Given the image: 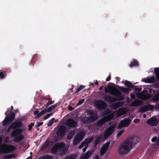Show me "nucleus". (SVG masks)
Listing matches in <instances>:
<instances>
[{
  "label": "nucleus",
  "instance_id": "nucleus-54",
  "mask_svg": "<svg viewBox=\"0 0 159 159\" xmlns=\"http://www.w3.org/2000/svg\"><path fill=\"white\" fill-rule=\"evenodd\" d=\"M4 75L3 73L2 72H0V77L1 79H3L4 78Z\"/></svg>",
  "mask_w": 159,
  "mask_h": 159
},
{
  "label": "nucleus",
  "instance_id": "nucleus-38",
  "mask_svg": "<svg viewBox=\"0 0 159 159\" xmlns=\"http://www.w3.org/2000/svg\"><path fill=\"white\" fill-rule=\"evenodd\" d=\"M34 115H36V116L35 117V118H38L40 116L39 114V111L38 110H36L35 111H34Z\"/></svg>",
  "mask_w": 159,
  "mask_h": 159
},
{
  "label": "nucleus",
  "instance_id": "nucleus-26",
  "mask_svg": "<svg viewBox=\"0 0 159 159\" xmlns=\"http://www.w3.org/2000/svg\"><path fill=\"white\" fill-rule=\"evenodd\" d=\"M114 115L112 113H110L107 116H104L103 118L106 120V122L111 120L114 117Z\"/></svg>",
  "mask_w": 159,
  "mask_h": 159
},
{
  "label": "nucleus",
  "instance_id": "nucleus-51",
  "mask_svg": "<svg viewBox=\"0 0 159 159\" xmlns=\"http://www.w3.org/2000/svg\"><path fill=\"white\" fill-rule=\"evenodd\" d=\"M37 123H38L37 124L35 125V127H37L42 125L43 124V122H37Z\"/></svg>",
  "mask_w": 159,
  "mask_h": 159
},
{
  "label": "nucleus",
  "instance_id": "nucleus-28",
  "mask_svg": "<svg viewBox=\"0 0 159 159\" xmlns=\"http://www.w3.org/2000/svg\"><path fill=\"white\" fill-rule=\"evenodd\" d=\"M154 72L157 79L159 81V67L154 68Z\"/></svg>",
  "mask_w": 159,
  "mask_h": 159
},
{
  "label": "nucleus",
  "instance_id": "nucleus-4",
  "mask_svg": "<svg viewBox=\"0 0 159 159\" xmlns=\"http://www.w3.org/2000/svg\"><path fill=\"white\" fill-rule=\"evenodd\" d=\"M104 98V100L107 102L110 103L114 102L117 101H121L125 99L124 95L121 93V95L119 97H116L117 98L107 95L106 94L104 93L102 95Z\"/></svg>",
  "mask_w": 159,
  "mask_h": 159
},
{
  "label": "nucleus",
  "instance_id": "nucleus-21",
  "mask_svg": "<svg viewBox=\"0 0 159 159\" xmlns=\"http://www.w3.org/2000/svg\"><path fill=\"white\" fill-rule=\"evenodd\" d=\"M126 112V110L125 108H120L116 112V115L117 117H120L125 114Z\"/></svg>",
  "mask_w": 159,
  "mask_h": 159
},
{
  "label": "nucleus",
  "instance_id": "nucleus-41",
  "mask_svg": "<svg viewBox=\"0 0 159 159\" xmlns=\"http://www.w3.org/2000/svg\"><path fill=\"white\" fill-rule=\"evenodd\" d=\"M54 120H55V118H53L51 119V120H49L48 124V126H51L53 124Z\"/></svg>",
  "mask_w": 159,
  "mask_h": 159
},
{
  "label": "nucleus",
  "instance_id": "nucleus-47",
  "mask_svg": "<svg viewBox=\"0 0 159 159\" xmlns=\"http://www.w3.org/2000/svg\"><path fill=\"white\" fill-rule=\"evenodd\" d=\"M34 123H31L30 124L28 125V130L29 131L31 130L32 129V127L34 126Z\"/></svg>",
  "mask_w": 159,
  "mask_h": 159
},
{
  "label": "nucleus",
  "instance_id": "nucleus-2",
  "mask_svg": "<svg viewBox=\"0 0 159 159\" xmlns=\"http://www.w3.org/2000/svg\"><path fill=\"white\" fill-rule=\"evenodd\" d=\"M68 149L65 147V143H57L55 144L51 149V152L54 154L57 153L59 151V153L61 155L66 154Z\"/></svg>",
  "mask_w": 159,
  "mask_h": 159
},
{
  "label": "nucleus",
  "instance_id": "nucleus-59",
  "mask_svg": "<svg viewBox=\"0 0 159 159\" xmlns=\"http://www.w3.org/2000/svg\"><path fill=\"white\" fill-rule=\"evenodd\" d=\"M135 90L136 91H141V89L140 88H136L135 89Z\"/></svg>",
  "mask_w": 159,
  "mask_h": 159
},
{
  "label": "nucleus",
  "instance_id": "nucleus-30",
  "mask_svg": "<svg viewBox=\"0 0 159 159\" xmlns=\"http://www.w3.org/2000/svg\"><path fill=\"white\" fill-rule=\"evenodd\" d=\"M49 145L48 142H45L43 145L42 147L41 148L40 150H44L47 148H48Z\"/></svg>",
  "mask_w": 159,
  "mask_h": 159
},
{
  "label": "nucleus",
  "instance_id": "nucleus-63",
  "mask_svg": "<svg viewBox=\"0 0 159 159\" xmlns=\"http://www.w3.org/2000/svg\"><path fill=\"white\" fill-rule=\"evenodd\" d=\"M157 143L158 145H159V135L158 136V139L157 141Z\"/></svg>",
  "mask_w": 159,
  "mask_h": 159
},
{
  "label": "nucleus",
  "instance_id": "nucleus-11",
  "mask_svg": "<svg viewBox=\"0 0 159 159\" xmlns=\"http://www.w3.org/2000/svg\"><path fill=\"white\" fill-rule=\"evenodd\" d=\"M131 123V120L128 118H124L121 120L118 125V128L120 129L123 127H128Z\"/></svg>",
  "mask_w": 159,
  "mask_h": 159
},
{
  "label": "nucleus",
  "instance_id": "nucleus-61",
  "mask_svg": "<svg viewBox=\"0 0 159 159\" xmlns=\"http://www.w3.org/2000/svg\"><path fill=\"white\" fill-rule=\"evenodd\" d=\"M74 109V108L72 106H70L69 108V110L70 111H71Z\"/></svg>",
  "mask_w": 159,
  "mask_h": 159
},
{
  "label": "nucleus",
  "instance_id": "nucleus-17",
  "mask_svg": "<svg viewBox=\"0 0 159 159\" xmlns=\"http://www.w3.org/2000/svg\"><path fill=\"white\" fill-rule=\"evenodd\" d=\"M22 123L20 120L16 121L12 123L11 125L13 127V129H20L22 125Z\"/></svg>",
  "mask_w": 159,
  "mask_h": 159
},
{
  "label": "nucleus",
  "instance_id": "nucleus-36",
  "mask_svg": "<svg viewBox=\"0 0 159 159\" xmlns=\"http://www.w3.org/2000/svg\"><path fill=\"white\" fill-rule=\"evenodd\" d=\"M53 157L51 155H46L43 156L41 157L39 159H52Z\"/></svg>",
  "mask_w": 159,
  "mask_h": 159
},
{
  "label": "nucleus",
  "instance_id": "nucleus-16",
  "mask_svg": "<svg viewBox=\"0 0 159 159\" xmlns=\"http://www.w3.org/2000/svg\"><path fill=\"white\" fill-rule=\"evenodd\" d=\"M158 122L156 117H154L147 120V123L151 126H156L157 125Z\"/></svg>",
  "mask_w": 159,
  "mask_h": 159
},
{
  "label": "nucleus",
  "instance_id": "nucleus-49",
  "mask_svg": "<svg viewBox=\"0 0 159 159\" xmlns=\"http://www.w3.org/2000/svg\"><path fill=\"white\" fill-rule=\"evenodd\" d=\"M84 101V99H82L80 100L77 103V105H80L82 104Z\"/></svg>",
  "mask_w": 159,
  "mask_h": 159
},
{
  "label": "nucleus",
  "instance_id": "nucleus-7",
  "mask_svg": "<svg viewBox=\"0 0 159 159\" xmlns=\"http://www.w3.org/2000/svg\"><path fill=\"white\" fill-rule=\"evenodd\" d=\"M15 149L16 147L14 146L3 145L0 147V153L3 154L8 153L15 150Z\"/></svg>",
  "mask_w": 159,
  "mask_h": 159
},
{
  "label": "nucleus",
  "instance_id": "nucleus-5",
  "mask_svg": "<svg viewBox=\"0 0 159 159\" xmlns=\"http://www.w3.org/2000/svg\"><path fill=\"white\" fill-rule=\"evenodd\" d=\"M122 83L124 84L127 87V88L119 86L118 87L119 89L122 92L126 93H129L131 91L132 88H134L135 87V86L133 85L130 82L127 80L123 81H122Z\"/></svg>",
  "mask_w": 159,
  "mask_h": 159
},
{
  "label": "nucleus",
  "instance_id": "nucleus-1",
  "mask_svg": "<svg viewBox=\"0 0 159 159\" xmlns=\"http://www.w3.org/2000/svg\"><path fill=\"white\" fill-rule=\"evenodd\" d=\"M133 139L130 137L120 144L118 147V153L121 155H126L130 151L133 147Z\"/></svg>",
  "mask_w": 159,
  "mask_h": 159
},
{
  "label": "nucleus",
  "instance_id": "nucleus-43",
  "mask_svg": "<svg viewBox=\"0 0 159 159\" xmlns=\"http://www.w3.org/2000/svg\"><path fill=\"white\" fill-rule=\"evenodd\" d=\"M53 113H49L46 116H44V119L45 120H47V119H48V118H49L52 115H53Z\"/></svg>",
  "mask_w": 159,
  "mask_h": 159
},
{
  "label": "nucleus",
  "instance_id": "nucleus-48",
  "mask_svg": "<svg viewBox=\"0 0 159 159\" xmlns=\"http://www.w3.org/2000/svg\"><path fill=\"white\" fill-rule=\"evenodd\" d=\"M47 101H48V102H46V104H45V106L46 107H47L51 104H50V100L49 99H47Z\"/></svg>",
  "mask_w": 159,
  "mask_h": 159
},
{
  "label": "nucleus",
  "instance_id": "nucleus-45",
  "mask_svg": "<svg viewBox=\"0 0 159 159\" xmlns=\"http://www.w3.org/2000/svg\"><path fill=\"white\" fill-rule=\"evenodd\" d=\"M47 111L46 109L43 110L41 111L39 113V114L40 115V116H41L42 115H44L46 112H47Z\"/></svg>",
  "mask_w": 159,
  "mask_h": 159
},
{
  "label": "nucleus",
  "instance_id": "nucleus-25",
  "mask_svg": "<svg viewBox=\"0 0 159 159\" xmlns=\"http://www.w3.org/2000/svg\"><path fill=\"white\" fill-rule=\"evenodd\" d=\"M106 122V120L103 118L99 120L96 124L98 127H100L102 126Z\"/></svg>",
  "mask_w": 159,
  "mask_h": 159
},
{
  "label": "nucleus",
  "instance_id": "nucleus-14",
  "mask_svg": "<svg viewBox=\"0 0 159 159\" xmlns=\"http://www.w3.org/2000/svg\"><path fill=\"white\" fill-rule=\"evenodd\" d=\"M66 124L69 127L73 128L76 126L77 123L73 119L70 118L66 121Z\"/></svg>",
  "mask_w": 159,
  "mask_h": 159
},
{
  "label": "nucleus",
  "instance_id": "nucleus-62",
  "mask_svg": "<svg viewBox=\"0 0 159 159\" xmlns=\"http://www.w3.org/2000/svg\"><path fill=\"white\" fill-rule=\"evenodd\" d=\"M2 139L0 137V146L2 144Z\"/></svg>",
  "mask_w": 159,
  "mask_h": 159
},
{
  "label": "nucleus",
  "instance_id": "nucleus-9",
  "mask_svg": "<svg viewBox=\"0 0 159 159\" xmlns=\"http://www.w3.org/2000/svg\"><path fill=\"white\" fill-rule=\"evenodd\" d=\"M94 105L99 110H103L107 107L106 103L102 100H98L95 101Z\"/></svg>",
  "mask_w": 159,
  "mask_h": 159
},
{
  "label": "nucleus",
  "instance_id": "nucleus-24",
  "mask_svg": "<svg viewBox=\"0 0 159 159\" xmlns=\"http://www.w3.org/2000/svg\"><path fill=\"white\" fill-rule=\"evenodd\" d=\"M15 138L14 141L16 143H19L24 138V136L22 134H20Z\"/></svg>",
  "mask_w": 159,
  "mask_h": 159
},
{
  "label": "nucleus",
  "instance_id": "nucleus-40",
  "mask_svg": "<svg viewBox=\"0 0 159 159\" xmlns=\"http://www.w3.org/2000/svg\"><path fill=\"white\" fill-rule=\"evenodd\" d=\"M86 156L87 157H88V159L91 156L92 154V152L91 151H89L87 152L85 154Z\"/></svg>",
  "mask_w": 159,
  "mask_h": 159
},
{
  "label": "nucleus",
  "instance_id": "nucleus-34",
  "mask_svg": "<svg viewBox=\"0 0 159 159\" xmlns=\"http://www.w3.org/2000/svg\"><path fill=\"white\" fill-rule=\"evenodd\" d=\"M77 156L75 154H70L67 155L66 159H76Z\"/></svg>",
  "mask_w": 159,
  "mask_h": 159
},
{
  "label": "nucleus",
  "instance_id": "nucleus-10",
  "mask_svg": "<svg viewBox=\"0 0 159 159\" xmlns=\"http://www.w3.org/2000/svg\"><path fill=\"white\" fill-rule=\"evenodd\" d=\"M66 129L64 125H60L58 128L57 132V136L61 138L63 137L66 134Z\"/></svg>",
  "mask_w": 159,
  "mask_h": 159
},
{
  "label": "nucleus",
  "instance_id": "nucleus-23",
  "mask_svg": "<svg viewBox=\"0 0 159 159\" xmlns=\"http://www.w3.org/2000/svg\"><path fill=\"white\" fill-rule=\"evenodd\" d=\"M124 104V102H116L111 105V108L113 109H116L121 107H122Z\"/></svg>",
  "mask_w": 159,
  "mask_h": 159
},
{
  "label": "nucleus",
  "instance_id": "nucleus-32",
  "mask_svg": "<svg viewBox=\"0 0 159 159\" xmlns=\"http://www.w3.org/2000/svg\"><path fill=\"white\" fill-rule=\"evenodd\" d=\"M154 102H157L159 100V92L156 93L152 98Z\"/></svg>",
  "mask_w": 159,
  "mask_h": 159
},
{
  "label": "nucleus",
  "instance_id": "nucleus-31",
  "mask_svg": "<svg viewBox=\"0 0 159 159\" xmlns=\"http://www.w3.org/2000/svg\"><path fill=\"white\" fill-rule=\"evenodd\" d=\"M138 62L137 61V60L134 59L133 61L130 63L129 66L130 67H132L133 66H137L138 65Z\"/></svg>",
  "mask_w": 159,
  "mask_h": 159
},
{
  "label": "nucleus",
  "instance_id": "nucleus-19",
  "mask_svg": "<svg viewBox=\"0 0 159 159\" xmlns=\"http://www.w3.org/2000/svg\"><path fill=\"white\" fill-rule=\"evenodd\" d=\"M142 81L146 83H153L155 81V77L154 76L150 77L148 76L146 78L143 79Z\"/></svg>",
  "mask_w": 159,
  "mask_h": 159
},
{
  "label": "nucleus",
  "instance_id": "nucleus-18",
  "mask_svg": "<svg viewBox=\"0 0 159 159\" xmlns=\"http://www.w3.org/2000/svg\"><path fill=\"white\" fill-rule=\"evenodd\" d=\"M22 132L23 130L21 129H15L11 133V136L13 137H15L17 135L20 134Z\"/></svg>",
  "mask_w": 159,
  "mask_h": 159
},
{
  "label": "nucleus",
  "instance_id": "nucleus-12",
  "mask_svg": "<svg viewBox=\"0 0 159 159\" xmlns=\"http://www.w3.org/2000/svg\"><path fill=\"white\" fill-rule=\"evenodd\" d=\"M88 113L90 115V116L88 117L91 122H94L97 120L98 117L97 112L93 110L87 111Z\"/></svg>",
  "mask_w": 159,
  "mask_h": 159
},
{
  "label": "nucleus",
  "instance_id": "nucleus-35",
  "mask_svg": "<svg viewBox=\"0 0 159 159\" xmlns=\"http://www.w3.org/2000/svg\"><path fill=\"white\" fill-rule=\"evenodd\" d=\"M81 121L84 124V123H91V121L88 117H86L85 118L82 119L81 120Z\"/></svg>",
  "mask_w": 159,
  "mask_h": 159
},
{
  "label": "nucleus",
  "instance_id": "nucleus-39",
  "mask_svg": "<svg viewBox=\"0 0 159 159\" xmlns=\"http://www.w3.org/2000/svg\"><path fill=\"white\" fill-rule=\"evenodd\" d=\"M86 156L87 157H88V159L91 156L92 154V152L91 151H89L87 152L85 154Z\"/></svg>",
  "mask_w": 159,
  "mask_h": 159
},
{
  "label": "nucleus",
  "instance_id": "nucleus-22",
  "mask_svg": "<svg viewBox=\"0 0 159 159\" xmlns=\"http://www.w3.org/2000/svg\"><path fill=\"white\" fill-rule=\"evenodd\" d=\"M153 106L152 105L145 106L141 108L140 111L141 112L143 113L149 110H151Z\"/></svg>",
  "mask_w": 159,
  "mask_h": 159
},
{
  "label": "nucleus",
  "instance_id": "nucleus-64",
  "mask_svg": "<svg viewBox=\"0 0 159 159\" xmlns=\"http://www.w3.org/2000/svg\"><path fill=\"white\" fill-rule=\"evenodd\" d=\"M32 155H31L30 157H27L26 159H32Z\"/></svg>",
  "mask_w": 159,
  "mask_h": 159
},
{
  "label": "nucleus",
  "instance_id": "nucleus-29",
  "mask_svg": "<svg viewBox=\"0 0 159 159\" xmlns=\"http://www.w3.org/2000/svg\"><path fill=\"white\" fill-rule=\"evenodd\" d=\"M58 105L57 103H56L54 105L49 107H48L46 109L47 111V112H49L51 111L54 108L57 107V106Z\"/></svg>",
  "mask_w": 159,
  "mask_h": 159
},
{
  "label": "nucleus",
  "instance_id": "nucleus-57",
  "mask_svg": "<svg viewBox=\"0 0 159 159\" xmlns=\"http://www.w3.org/2000/svg\"><path fill=\"white\" fill-rule=\"evenodd\" d=\"M111 75H109L106 78V81H108L111 80Z\"/></svg>",
  "mask_w": 159,
  "mask_h": 159
},
{
  "label": "nucleus",
  "instance_id": "nucleus-3",
  "mask_svg": "<svg viewBox=\"0 0 159 159\" xmlns=\"http://www.w3.org/2000/svg\"><path fill=\"white\" fill-rule=\"evenodd\" d=\"M105 92L115 97H119L121 95V92L117 88L113 86H108V88H105Z\"/></svg>",
  "mask_w": 159,
  "mask_h": 159
},
{
  "label": "nucleus",
  "instance_id": "nucleus-42",
  "mask_svg": "<svg viewBox=\"0 0 159 159\" xmlns=\"http://www.w3.org/2000/svg\"><path fill=\"white\" fill-rule=\"evenodd\" d=\"M100 139L99 138H97L93 143L95 144V146H96L100 142Z\"/></svg>",
  "mask_w": 159,
  "mask_h": 159
},
{
  "label": "nucleus",
  "instance_id": "nucleus-56",
  "mask_svg": "<svg viewBox=\"0 0 159 159\" xmlns=\"http://www.w3.org/2000/svg\"><path fill=\"white\" fill-rule=\"evenodd\" d=\"M157 140V137H154L152 139V142H155Z\"/></svg>",
  "mask_w": 159,
  "mask_h": 159
},
{
  "label": "nucleus",
  "instance_id": "nucleus-50",
  "mask_svg": "<svg viewBox=\"0 0 159 159\" xmlns=\"http://www.w3.org/2000/svg\"><path fill=\"white\" fill-rule=\"evenodd\" d=\"M11 129H13V127L12 125H11L7 128V132L8 133H9L11 131Z\"/></svg>",
  "mask_w": 159,
  "mask_h": 159
},
{
  "label": "nucleus",
  "instance_id": "nucleus-58",
  "mask_svg": "<svg viewBox=\"0 0 159 159\" xmlns=\"http://www.w3.org/2000/svg\"><path fill=\"white\" fill-rule=\"evenodd\" d=\"M115 79L117 81L116 83L117 84L118 82H119L120 80V78L118 77H116L115 78Z\"/></svg>",
  "mask_w": 159,
  "mask_h": 159
},
{
  "label": "nucleus",
  "instance_id": "nucleus-20",
  "mask_svg": "<svg viewBox=\"0 0 159 159\" xmlns=\"http://www.w3.org/2000/svg\"><path fill=\"white\" fill-rule=\"evenodd\" d=\"M110 145L109 142L106 143L102 147L101 150L100 154L102 155H103L107 151Z\"/></svg>",
  "mask_w": 159,
  "mask_h": 159
},
{
  "label": "nucleus",
  "instance_id": "nucleus-44",
  "mask_svg": "<svg viewBox=\"0 0 159 159\" xmlns=\"http://www.w3.org/2000/svg\"><path fill=\"white\" fill-rule=\"evenodd\" d=\"M117 132L118 136H121L122 134L124 132V130H119L117 131Z\"/></svg>",
  "mask_w": 159,
  "mask_h": 159
},
{
  "label": "nucleus",
  "instance_id": "nucleus-13",
  "mask_svg": "<svg viewBox=\"0 0 159 159\" xmlns=\"http://www.w3.org/2000/svg\"><path fill=\"white\" fill-rule=\"evenodd\" d=\"M115 128L114 125L111 126L107 128L105 130L104 135L105 138L108 137L114 132Z\"/></svg>",
  "mask_w": 159,
  "mask_h": 159
},
{
  "label": "nucleus",
  "instance_id": "nucleus-6",
  "mask_svg": "<svg viewBox=\"0 0 159 159\" xmlns=\"http://www.w3.org/2000/svg\"><path fill=\"white\" fill-rule=\"evenodd\" d=\"M13 109V107L12 106H11V110L10 113L11 114H9L7 115L3 120L2 125L3 126H6V125H9L14 120L15 114L12 111Z\"/></svg>",
  "mask_w": 159,
  "mask_h": 159
},
{
  "label": "nucleus",
  "instance_id": "nucleus-8",
  "mask_svg": "<svg viewBox=\"0 0 159 159\" xmlns=\"http://www.w3.org/2000/svg\"><path fill=\"white\" fill-rule=\"evenodd\" d=\"M85 134V132L84 131L79 132L75 137L73 140V144L76 145L82 141L84 138Z\"/></svg>",
  "mask_w": 159,
  "mask_h": 159
},
{
  "label": "nucleus",
  "instance_id": "nucleus-53",
  "mask_svg": "<svg viewBox=\"0 0 159 159\" xmlns=\"http://www.w3.org/2000/svg\"><path fill=\"white\" fill-rule=\"evenodd\" d=\"M140 120L138 119H135L134 120V122L135 123H139V122H140Z\"/></svg>",
  "mask_w": 159,
  "mask_h": 159
},
{
  "label": "nucleus",
  "instance_id": "nucleus-55",
  "mask_svg": "<svg viewBox=\"0 0 159 159\" xmlns=\"http://www.w3.org/2000/svg\"><path fill=\"white\" fill-rule=\"evenodd\" d=\"M13 155H12V154L9 155H8L7 156V157L6 158H7V159L12 158L13 157Z\"/></svg>",
  "mask_w": 159,
  "mask_h": 159
},
{
  "label": "nucleus",
  "instance_id": "nucleus-60",
  "mask_svg": "<svg viewBox=\"0 0 159 159\" xmlns=\"http://www.w3.org/2000/svg\"><path fill=\"white\" fill-rule=\"evenodd\" d=\"M130 97L131 98L134 99L135 98V97L134 94H131L130 95Z\"/></svg>",
  "mask_w": 159,
  "mask_h": 159
},
{
  "label": "nucleus",
  "instance_id": "nucleus-15",
  "mask_svg": "<svg viewBox=\"0 0 159 159\" xmlns=\"http://www.w3.org/2000/svg\"><path fill=\"white\" fill-rule=\"evenodd\" d=\"M93 139V138L92 137L86 138L79 146V148L81 149L84 146H86L89 143L92 142Z\"/></svg>",
  "mask_w": 159,
  "mask_h": 159
},
{
  "label": "nucleus",
  "instance_id": "nucleus-46",
  "mask_svg": "<svg viewBox=\"0 0 159 159\" xmlns=\"http://www.w3.org/2000/svg\"><path fill=\"white\" fill-rule=\"evenodd\" d=\"M110 111H105L103 112V115L104 116H107L110 113Z\"/></svg>",
  "mask_w": 159,
  "mask_h": 159
},
{
  "label": "nucleus",
  "instance_id": "nucleus-37",
  "mask_svg": "<svg viewBox=\"0 0 159 159\" xmlns=\"http://www.w3.org/2000/svg\"><path fill=\"white\" fill-rule=\"evenodd\" d=\"M85 87V86H83L82 85H80V86L75 91V93H77L80 92V90L83 89Z\"/></svg>",
  "mask_w": 159,
  "mask_h": 159
},
{
  "label": "nucleus",
  "instance_id": "nucleus-33",
  "mask_svg": "<svg viewBox=\"0 0 159 159\" xmlns=\"http://www.w3.org/2000/svg\"><path fill=\"white\" fill-rule=\"evenodd\" d=\"M75 134V132L74 131H71L68 134L67 136V139H71L74 134Z\"/></svg>",
  "mask_w": 159,
  "mask_h": 159
},
{
  "label": "nucleus",
  "instance_id": "nucleus-27",
  "mask_svg": "<svg viewBox=\"0 0 159 159\" xmlns=\"http://www.w3.org/2000/svg\"><path fill=\"white\" fill-rule=\"evenodd\" d=\"M142 103V102L141 100H138L133 102L131 104V106L134 107H137L141 105Z\"/></svg>",
  "mask_w": 159,
  "mask_h": 159
},
{
  "label": "nucleus",
  "instance_id": "nucleus-52",
  "mask_svg": "<svg viewBox=\"0 0 159 159\" xmlns=\"http://www.w3.org/2000/svg\"><path fill=\"white\" fill-rule=\"evenodd\" d=\"M80 159H88V157H87L85 154H84L81 157Z\"/></svg>",
  "mask_w": 159,
  "mask_h": 159
}]
</instances>
